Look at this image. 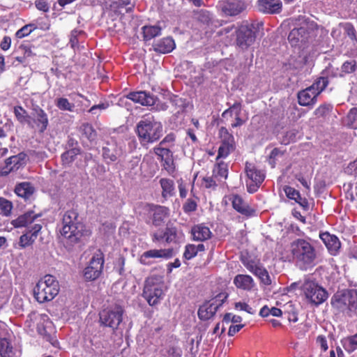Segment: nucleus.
<instances>
[{"label":"nucleus","instance_id":"nucleus-2","mask_svg":"<svg viewBox=\"0 0 357 357\" xmlns=\"http://www.w3.org/2000/svg\"><path fill=\"white\" fill-rule=\"evenodd\" d=\"M287 252H284L285 247H276L277 252L280 253L277 256L283 261H290L291 259L296 261L297 265L302 269H305L311 265L317 256L314 247H289Z\"/></svg>","mask_w":357,"mask_h":357},{"label":"nucleus","instance_id":"nucleus-19","mask_svg":"<svg viewBox=\"0 0 357 357\" xmlns=\"http://www.w3.org/2000/svg\"><path fill=\"white\" fill-rule=\"evenodd\" d=\"M257 6L261 13L265 14H278L282 8L280 0H257Z\"/></svg>","mask_w":357,"mask_h":357},{"label":"nucleus","instance_id":"nucleus-33","mask_svg":"<svg viewBox=\"0 0 357 357\" xmlns=\"http://www.w3.org/2000/svg\"><path fill=\"white\" fill-rule=\"evenodd\" d=\"M13 205L12 202L0 197V227L5 225V220L2 217L8 218L11 215Z\"/></svg>","mask_w":357,"mask_h":357},{"label":"nucleus","instance_id":"nucleus-16","mask_svg":"<svg viewBox=\"0 0 357 357\" xmlns=\"http://www.w3.org/2000/svg\"><path fill=\"white\" fill-rule=\"evenodd\" d=\"M26 154L21 152L5 160L3 164H0V176H4L10 172L18 170L26 164Z\"/></svg>","mask_w":357,"mask_h":357},{"label":"nucleus","instance_id":"nucleus-57","mask_svg":"<svg viewBox=\"0 0 357 357\" xmlns=\"http://www.w3.org/2000/svg\"><path fill=\"white\" fill-rule=\"evenodd\" d=\"M242 110V105L241 102H235L233 105H230L229 108L225 109L222 113V117L225 118L227 115L232 116L233 114H235V112H239Z\"/></svg>","mask_w":357,"mask_h":357},{"label":"nucleus","instance_id":"nucleus-4","mask_svg":"<svg viewBox=\"0 0 357 357\" xmlns=\"http://www.w3.org/2000/svg\"><path fill=\"white\" fill-rule=\"evenodd\" d=\"M165 284L162 277L151 275L146 278L143 289V296L151 305H157L164 296Z\"/></svg>","mask_w":357,"mask_h":357},{"label":"nucleus","instance_id":"nucleus-32","mask_svg":"<svg viewBox=\"0 0 357 357\" xmlns=\"http://www.w3.org/2000/svg\"><path fill=\"white\" fill-rule=\"evenodd\" d=\"M15 192L20 197L29 199L34 192V188L29 182H22L16 185Z\"/></svg>","mask_w":357,"mask_h":357},{"label":"nucleus","instance_id":"nucleus-42","mask_svg":"<svg viewBox=\"0 0 357 357\" xmlns=\"http://www.w3.org/2000/svg\"><path fill=\"white\" fill-rule=\"evenodd\" d=\"M329 84L328 77H319L314 80L313 84L308 86L312 91H314L317 95H320Z\"/></svg>","mask_w":357,"mask_h":357},{"label":"nucleus","instance_id":"nucleus-6","mask_svg":"<svg viewBox=\"0 0 357 357\" xmlns=\"http://www.w3.org/2000/svg\"><path fill=\"white\" fill-rule=\"evenodd\" d=\"M331 303L339 311L354 312L357 310V291L354 289L338 291L331 298Z\"/></svg>","mask_w":357,"mask_h":357},{"label":"nucleus","instance_id":"nucleus-56","mask_svg":"<svg viewBox=\"0 0 357 357\" xmlns=\"http://www.w3.org/2000/svg\"><path fill=\"white\" fill-rule=\"evenodd\" d=\"M227 297L228 294L227 293L221 292L208 302L211 303L213 306H216L217 310H218V308L221 307L222 304L225 303V301L227 300Z\"/></svg>","mask_w":357,"mask_h":357},{"label":"nucleus","instance_id":"nucleus-13","mask_svg":"<svg viewBox=\"0 0 357 357\" xmlns=\"http://www.w3.org/2000/svg\"><path fill=\"white\" fill-rule=\"evenodd\" d=\"M143 209L150 216L152 225L155 227L162 225L170 215L169 208L165 206L145 203Z\"/></svg>","mask_w":357,"mask_h":357},{"label":"nucleus","instance_id":"nucleus-44","mask_svg":"<svg viewBox=\"0 0 357 357\" xmlns=\"http://www.w3.org/2000/svg\"><path fill=\"white\" fill-rule=\"evenodd\" d=\"M341 342L345 351L352 353L357 349V333L344 338Z\"/></svg>","mask_w":357,"mask_h":357},{"label":"nucleus","instance_id":"nucleus-39","mask_svg":"<svg viewBox=\"0 0 357 357\" xmlns=\"http://www.w3.org/2000/svg\"><path fill=\"white\" fill-rule=\"evenodd\" d=\"M340 68L341 74L338 75L340 78L354 74L357 71V61L355 59L347 60L342 63Z\"/></svg>","mask_w":357,"mask_h":357},{"label":"nucleus","instance_id":"nucleus-37","mask_svg":"<svg viewBox=\"0 0 357 357\" xmlns=\"http://www.w3.org/2000/svg\"><path fill=\"white\" fill-rule=\"evenodd\" d=\"M160 184L162 188V197L167 199L174 194V182L170 178H162L160 180Z\"/></svg>","mask_w":357,"mask_h":357},{"label":"nucleus","instance_id":"nucleus-8","mask_svg":"<svg viewBox=\"0 0 357 357\" xmlns=\"http://www.w3.org/2000/svg\"><path fill=\"white\" fill-rule=\"evenodd\" d=\"M123 313L124 310L121 305L106 308L99 313L100 323L115 331L122 322Z\"/></svg>","mask_w":357,"mask_h":357},{"label":"nucleus","instance_id":"nucleus-5","mask_svg":"<svg viewBox=\"0 0 357 357\" xmlns=\"http://www.w3.org/2000/svg\"><path fill=\"white\" fill-rule=\"evenodd\" d=\"M262 26V22H245L242 24L236 31V45L242 50L248 49L255 43L257 33Z\"/></svg>","mask_w":357,"mask_h":357},{"label":"nucleus","instance_id":"nucleus-1","mask_svg":"<svg viewBox=\"0 0 357 357\" xmlns=\"http://www.w3.org/2000/svg\"><path fill=\"white\" fill-rule=\"evenodd\" d=\"M135 132L142 146L158 142L163 135L162 123L151 114L144 115L137 123Z\"/></svg>","mask_w":357,"mask_h":357},{"label":"nucleus","instance_id":"nucleus-59","mask_svg":"<svg viewBox=\"0 0 357 357\" xmlns=\"http://www.w3.org/2000/svg\"><path fill=\"white\" fill-rule=\"evenodd\" d=\"M110 7L115 12H119L120 8H124L131 4V0H112Z\"/></svg>","mask_w":357,"mask_h":357},{"label":"nucleus","instance_id":"nucleus-34","mask_svg":"<svg viewBox=\"0 0 357 357\" xmlns=\"http://www.w3.org/2000/svg\"><path fill=\"white\" fill-rule=\"evenodd\" d=\"M15 351L12 342L7 337H0V356L1 357H14Z\"/></svg>","mask_w":357,"mask_h":357},{"label":"nucleus","instance_id":"nucleus-20","mask_svg":"<svg viewBox=\"0 0 357 357\" xmlns=\"http://www.w3.org/2000/svg\"><path fill=\"white\" fill-rule=\"evenodd\" d=\"M229 199L231 201L234 209L239 213L245 216H252L255 213V210L246 204L240 195H231Z\"/></svg>","mask_w":357,"mask_h":357},{"label":"nucleus","instance_id":"nucleus-9","mask_svg":"<svg viewBox=\"0 0 357 357\" xmlns=\"http://www.w3.org/2000/svg\"><path fill=\"white\" fill-rule=\"evenodd\" d=\"M104 262V255L100 250H98L83 271L85 280L94 281L98 279L102 273Z\"/></svg>","mask_w":357,"mask_h":357},{"label":"nucleus","instance_id":"nucleus-48","mask_svg":"<svg viewBox=\"0 0 357 357\" xmlns=\"http://www.w3.org/2000/svg\"><path fill=\"white\" fill-rule=\"evenodd\" d=\"M63 226L61 231V234L65 238H70L72 236H77L79 231H77L79 227L70 224H63Z\"/></svg>","mask_w":357,"mask_h":357},{"label":"nucleus","instance_id":"nucleus-10","mask_svg":"<svg viewBox=\"0 0 357 357\" xmlns=\"http://www.w3.org/2000/svg\"><path fill=\"white\" fill-rule=\"evenodd\" d=\"M302 289L307 301L315 305L321 304L328 298L327 291L311 280H305Z\"/></svg>","mask_w":357,"mask_h":357},{"label":"nucleus","instance_id":"nucleus-49","mask_svg":"<svg viewBox=\"0 0 357 357\" xmlns=\"http://www.w3.org/2000/svg\"><path fill=\"white\" fill-rule=\"evenodd\" d=\"M333 106L331 103L324 102L320 105L314 112L317 118L325 117L333 110Z\"/></svg>","mask_w":357,"mask_h":357},{"label":"nucleus","instance_id":"nucleus-52","mask_svg":"<svg viewBox=\"0 0 357 357\" xmlns=\"http://www.w3.org/2000/svg\"><path fill=\"white\" fill-rule=\"evenodd\" d=\"M35 29L36 26L33 24H26L17 31L15 37L17 38H23L29 36Z\"/></svg>","mask_w":357,"mask_h":357},{"label":"nucleus","instance_id":"nucleus-51","mask_svg":"<svg viewBox=\"0 0 357 357\" xmlns=\"http://www.w3.org/2000/svg\"><path fill=\"white\" fill-rule=\"evenodd\" d=\"M153 152L160 158V160L174 158L172 151L167 147L157 146L153 148Z\"/></svg>","mask_w":357,"mask_h":357},{"label":"nucleus","instance_id":"nucleus-12","mask_svg":"<svg viewBox=\"0 0 357 357\" xmlns=\"http://www.w3.org/2000/svg\"><path fill=\"white\" fill-rule=\"evenodd\" d=\"M245 172L248 178L246 181L248 192L254 193L257 191L265 178V173L258 169L253 163L246 162Z\"/></svg>","mask_w":357,"mask_h":357},{"label":"nucleus","instance_id":"nucleus-46","mask_svg":"<svg viewBox=\"0 0 357 357\" xmlns=\"http://www.w3.org/2000/svg\"><path fill=\"white\" fill-rule=\"evenodd\" d=\"M228 176L227 164L224 162H217L213 169V176L226 179Z\"/></svg>","mask_w":357,"mask_h":357},{"label":"nucleus","instance_id":"nucleus-63","mask_svg":"<svg viewBox=\"0 0 357 357\" xmlns=\"http://www.w3.org/2000/svg\"><path fill=\"white\" fill-rule=\"evenodd\" d=\"M235 308L239 310H244L250 314H254L255 313V310L244 302L235 303Z\"/></svg>","mask_w":357,"mask_h":357},{"label":"nucleus","instance_id":"nucleus-11","mask_svg":"<svg viewBox=\"0 0 357 357\" xmlns=\"http://www.w3.org/2000/svg\"><path fill=\"white\" fill-rule=\"evenodd\" d=\"M314 38V30L305 25L293 29L289 33L288 40L292 47H304Z\"/></svg>","mask_w":357,"mask_h":357},{"label":"nucleus","instance_id":"nucleus-22","mask_svg":"<svg viewBox=\"0 0 357 357\" xmlns=\"http://www.w3.org/2000/svg\"><path fill=\"white\" fill-rule=\"evenodd\" d=\"M173 255V250L171 248L160 249V250H150L143 253L140 257V262L143 264L148 265L151 261L148 259L149 258H169Z\"/></svg>","mask_w":357,"mask_h":357},{"label":"nucleus","instance_id":"nucleus-31","mask_svg":"<svg viewBox=\"0 0 357 357\" xmlns=\"http://www.w3.org/2000/svg\"><path fill=\"white\" fill-rule=\"evenodd\" d=\"M217 310L216 306H213L207 301L199 307L198 310V317L201 320H208L215 314Z\"/></svg>","mask_w":357,"mask_h":357},{"label":"nucleus","instance_id":"nucleus-15","mask_svg":"<svg viewBox=\"0 0 357 357\" xmlns=\"http://www.w3.org/2000/svg\"><path fill=\"white\" fill-rule=\"evenodd\" d=\"M127 98L135 102L144 106L156 105L157 110H166L168 107L166 103L156 104L158 98L154 95L145 91L130 92L127 95Z\"/></svg>","mask_w":357,"mask_h":357},{"label":"nucleus","instance_id":"nucleus-60","mask_svg":"<svg viewBox=\"0 0 357 357\" xmlns=\"http://www.w3.org/2000/svg\"><path fill=\"white\" fill-rule=\"evenodd\" d=\"M183 257L186 259H190L197 255L199 251H204V247H185Z\"/></svg>","mask_w":357,"mask_h":357},{"label":"nucleus","instance_id":"nucleus-17","mask_svg":"<svg viewBox=\"0 0 357 357\" xmlns=\"http://www.w3.org/2000/svg\"><path fill=\"white\" fill-rule=\"evenodd\" d=\"M33 117L29 116L27 126L32 129L37 128L40 133L47 129L49 120L46 112L40 107L37 106L33 109Z\"/></svg>","mask_w":357,"mask_h":357},{"label":"nucleus","instance_id":"nucleus-18","mask_svg":"<svg viewBox=\"0 0 357 357\" xmlns=\"http://www.w3.org/2000/svg\"><path fill=\"white\" fill-rule=\"evenodd\" d=\"M154 243H178V237L176 227H166L165 231H159L152 234Z\"/></svg>","mask_w":357,"mask_h":357},{"label":"nucleus","instance_id":"nucleus-3","mask_svg":"<svg viewBox=\"0 0 357 357\" xmlns=\"http://www.w3.org/2000/svg\"><path fill=\"white\" fill-rule=\"evenodd\" d=\"M59 284L56 278L46 275L36 284L33 289L34 297L42 303L52 301L59 292Z\"/></svg>","mask_w":357,"mask_h":357},{"label":"nucleus","instance_id":"nucleus-25","mask_svg":"<svg viewBox=\"0 0 357 357\" xmlns=\"http://www.w3.org/2000/svg\"><path fill=\"white\" fill-rule=\"evenodd\" d=\"M11 294V281L8 278H0V309L8 303Z\"/></svg>","mask_w":357,"mask_h":357},{"label":"nucleus","instance_id":"nucleus-7","mask_svg":"<svg viewBox=\"0 0 357 357\" xmlns=\"http://www.w3.org/2000/svg\"><path fill=\"white\" fill-rule=\"evenodd\" d=\"M241 259L246 268L258 277L262 283L265 285L271 284V280L268 271L258 261L256 257L250 255L248 251L246 250L241 252Z\"/></svg>","mask_w":357,"mask_h":357},{"label":"nucleus","instance_id":"nucleus-53","mask_svg":"<svg viewBox=\"0 0 357 357\" xmlns=\"http://www.w3.org/2000/svg\"><path fill=\"white\" fill-rule=\"evenodd\" d=\"M83 135L90 142H93L96 139L97 133L91 125L86 123L83 125Z\"/></svg>","mask_w":357,"mask_h":357},{"label":"nucleus","instance_id":"nucleus-41","mask_svg":"<svg viewBox=\"0 0 357 357\" xmlns=\"http://www.w3.org/2000/svg\"><path fill=\"white\" fill-rule=\"evenodd\" d=\"M79 213L77 209L72 208L65 212L63 216V224H70L75 226H82L78 220Z\"/></svg>","mask_w":357,"mask_h":357},{"label":"nucleus","instance_id":"nucleus-61","mask_svg":"<svg viewBox=\"0 0 357 357\" xmlns=\"http://www.w3.org/2000/svg\"><path fill=\"white\" fill-rule=\"evenodd\" d=\"M197 202L192 199H188L185 203L183 205V210L185 213H190L197 210Z\"/></svg>","mask_w":357,"mask_h":357},{"label":"nucleus","instance_id":"nucleus-24","mask_svg":"<svg viewBox=\"0 0 357 357\" xmlns=\"http://www.w3.org/2000/svg\"><path fill=\"white\" fill-rule=\"evenodd\" d=\"M191 235L193 241H204L211 238L212 233L208 227L199 224L192 227Z\"/></svg>","mask_w":357,"mask_h":357},{"label":"nucleus","instance_id":"nucleus-62","mask_svg":"<svg viewBox=\"0 0 357 357\" xmlns=\"http://www.w3.org/2000/svg\"><path fill=\"white\" fill-rule=\"evenodd\" d=\"M202 185L207 189H215L217 187V183L213 176H205L202 179Z\"/></svg>","mask_w":357,"mask_h":357},{"label":"nucleus","instance_id":"nucleus-54","mask_svg":"<svg viewBox=\"0 0 357 357\" xmlns=\"http://www.w3.org/2000/svg\"><path fill=\"white\" fill-rule=\"evenodd\" d=\"M348 125L352 128H357V107H352L347 116Z\"/></svg>","mask_w":357,"mask_h":357},{"label":"nucleus","instance_id":"nucleus-21","mask_svg":"<svg viewBox=\"0 0 357 357\" xmlns=\"http://www.w3.org/2000/svg\"><path fill=\"white\" fill-rule=\"evenodd\" d=\"M283 190L288 199L294 200L296 203L299 204L303 211H309L310 204L308 200L305 197H302L298 190L289 185H285Z\"/></svg>","mask_w":357,"mask_h":357},{"label":"nucleus","instance_id":"nucleus-55","mask_svg":"<svg viewBox=\"0 0 357 357\" xmlns=\"http://www.w3.org/2000/svg\"><path fill=\"white\" fill-rule=\"evenodd\" d=\"M175 140H176L175 134L173 132L169 133L159 143L158 146L167 147V148L172 147L174 146Z\"/></svg>","mask_w":357,"mask_h":357},{"label":"nucleus","instance_id":"nucleus-36","mask_svg":"<svg viewBox=\"0 0 357 357\" xmlns=\"http://www.w3.org/2000/svg\"><path fill=\"white\" fill-rule=\"evenodd\" d=\"M244 10L243 5L240 2H228L222 8V11L226 15L236 16Z\"/></svg>","mask_w":357,"mask_h":357},{"label":"nucleus","instance_id":"nucleus-29","mask_svg":"<svg viewBox=\"0 0 357 357\" xmlns=\"http://www.w3.org/2000/svg\"><path fill=\"white\" fill-rule=\"evenodd\" d=\"M120 155L121 150L116 144H112L102 148V157L107 162H115Z\"/></svg>","mask_w":357,"mask_h":357},{"label":"nucleus","instance_id":"nucleus-23","mask_svg":"<svg viewBox=\"0 0 357 357\" xmlns=\"http://www.w3.org/2000/svg\"><path fill=\"white\" fill-rule=\"evenodd\" d=\"M318 96L310 88L307 87L298 93V102L301 106L312 107L317 103Z\"/></svg>","mask_w":357,"mask_h":357},{"label":"nucleus","instance_id":"nucleus-35","mask_svg":"<svg viewBox=\"0 0 357 357\" xmlns=\"http://www.w3.org/2000/svg\"><path fill=\"white\" fill-rule=\"evenodd\" d=\"M338 26L343 30L344 36L351 40L353 45H357V32L354 26L351 22H340Z\"/></svg>","mask_w":357,"mask_h":357},{"label":"nucleus","instance_id":"nucleus-27","mask_svg":"<svg viewBox=\"0 0 357 357\" xmlns=\"http://www.w3.org/2000/svg\"><path fill=\"white\" fill-rule=\"evenodd\" d=\"M153 47L155 52L162 54H167L173 51L176 45L172 37H166L154 43Z\"/></svg>","mask_w":357,"mask_h":357},{"label":"nucleus","instance_id":"nucleus-26","mask_svg":"<svg viewBox=\"0 0 357 357\" xmlns=\"http://www.w3.org/2000/svg\"><path fill=\"white\" fill-rule=\"evenodd\" d=\"M42 226L40 224H36L31 230L21 236L20 245H31L36 243V240L38 238Z\"/></svg>","mask_w":357,"mask_h":357},{"label":"nucleus","instance_id":"nucleus-40","mask_svg":"<svg viewBox=\"0 0 357 357\" xmlns=\"http://www.w3.org/2000/svg\"><path fill=\"white\" fill-rule=\"evenodd\" d=\"M143 38L145 41H149L153 38L161 34V27L160 26H144L142 28Z\"/></svg>","mask_w":357,"mask_h":357},{"label":"nucleus","instance_id":"nucleus-64","mask_svg":"<svg viewBox=\"0 0 357 357\" xmlns=\"http://www.w3.org/2000/svg\"><path fill=\"white\" fill-rule=\"evenodd\" d=\"M35 6L40 11L47 13L50 10V5L47 0H36Z\"/></svg>","mask_w":357,"mask_h":357},{"label":"nucleus","instance_id":"nucleus-30","mask_svg":"<svg viewBox=\"0 0 357 357\" xmlns=\"http://www.w3.org/2000/svg\"><path fill=\"white\" fill-rule=\"evenodd\" d=\"M39 215L34 214L33 211H30L20 215L16 219L13 220L12 221V225L15 227H26L29 224L32 223L34 221V220Z\"/></svg>","mask_w":357,"mask_h":357},{"label":"nucleus","instance_id":"nucleus-50","mask_svg":"<svg viewBox=\"0 0 357 357\" xmlns=\"http://www.w3.org/2000/svg\"><path fill=\"white\" fill-rule=\"evenodd\" d=\"M56 106L62 111L73 112L75 108L74 103L70 102L66 98H59L55 101Z\"/></svg>","mask_w":357,"mask_h":357},{"label":"nucleus","instance_id":"nucleus-58","mask_svg":"<svg viewBox=\"0 0 357 357\" xmlns=\"http://www.w3.org/2000/svg\"><path fill=\"white\" fill-rule=\"evenodd\" d=\"M162 162L163 168L169 174H173L176 171V165L174 158H166L161 160Z\"/></svg>","mask_w":357,"mask_h":357},{"label":"nucleus","instance_id":"nucleus-47","mask_svg":"<svg viewBox=\"0 0 357 357\" xmlns=\"http://www.w3.org/2000/svg\"><path fill=\"white\" fill-rule=\"evenodd\" d=\"M319 237L325 245H340L339 238L328 231L321 233Z\"/></svg>","mask_w":357,"mask_h":357},{"label":"nucleus","instance_id":"nucleus-45","mask_svg":"<svg viewBox=\"0 0 357 357\" xmlns=\"http://www.w3.org/2000/svg\"><path fill=\"white\" fill-rule=\"evenodd\" d=\"M13 113L17 121L21 123H28L29 119V115L27 111L23 108L21 105H17L13 107Z\"/></svg>","mask_w":357,"mask_h":357},{"label":"nucleus","instance_id":"nucleus-28","mask_svg":"<svg viewBox=\"0 0 357 357\" xmlns=\"http://www.w3.org/2000/svg\"><path fill=\"white\" fill-rule=\"evenodd\" d=\"M234 283L237 288L246 291L251 290L255 286L253 279L248 275H237L234 279Z\"/></svg>","mask_w":357,"mask_h":357},{"label":"nucleus","instance_id":"nucleus-14","mask_svg":"<svg viewBox=\"0 0 357 357\" xmlns=\"http://www.w3.org/2000/svg\"><path fill=\"white\" fill-rule=\"evenodd\" d=\"M219 136L221 139V144L218 149L216 160L220 158H226L236 149L234 137L225 127L220 128Z\"/></svg>","mask_w":357,"mask_h":357},{"label":"nucleus","instance_id":"nucleus-43","mask_svg":"<svg viewBox=\"0 0 357 357\" xmlns=\"http://www.w3.org/2000/svg\"><path fill=\"white\" fill-rule=\"evenodd\" d=\"M31 317H33L36 321H37V329L40 334L45 335L46 333L45 326L49 323V317L45 314H37L33 313L31 314Z\"/></svg>","mask_w":357,"mask_h":357},{"label":"nucleus","instance_id":"nucleus-38","mask_svg":"<svg viewBox=\"0 0 357 357\" xmlns=\"http://www.w3.org/2000/svg\"><path fill=\"white\" fill-rule=\"evenodd\" d=\"M80 153L81 149L79 147H74L65 151L61 155L62 164L63 165H70Z\"/></svg>","mask_w":357,"mask_h":357}]
</instances>
